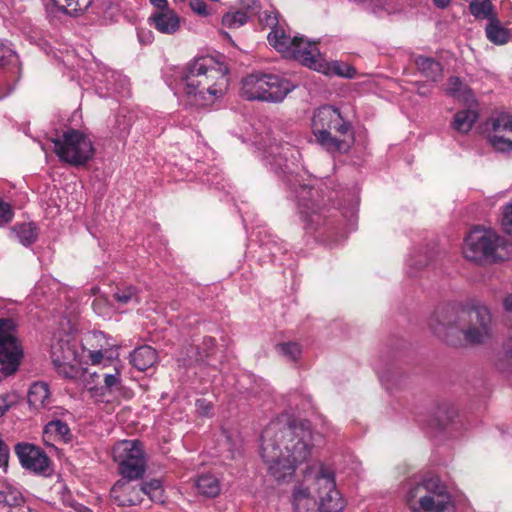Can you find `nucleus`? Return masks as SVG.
Returning <instances> with one entry per match:
<instances>
[{
  "label": "nucleus",
  "instance_id": "nucleus-20",
  "mask_svg": "<svg viewBox=\"0 0 512 512\" xmlns=\"http://www.w3.org/2000/svg\"><path fill=\"white\" fill-rule=\"evenodd\" d=\"M414 63L419 72L427 79L436 82L442 78L443 68L433 58L419 55L415 57Z\"/></svg>",
  "mask_w": 512,
  "mask_h": 512
},
{
  "label": "nucleus",
  "instance_id": "nucleus-31",
  "mask_svg": "<svg viewBox=\"0 0 512 512\" xmlns=\"http://www.w3.org/2000/svg\"><path fill=\"white\" fill-rule=\"evenodd\" d=\"M276 351L288 361H297L301 355V347L296 342H282L275 346Z\"/></svg>",
  "mask_w": 512,
  "mask_h": 512
},
{
  "label": "nucleus",
  "instance_id": "nucleus-39",
  "mask_svg": "<svg viewBox=\"0 0 512 512\" xmlns=\"http://www.w3.org/2000/svg\"><path fill=\"white\" fill-rule=\"evenodd\" d=\"M261 4L259 0H241L240 1V9L244 11L248 18L251 16L257 15L260 13Z\"/></svg>",
  "mask_w": 512,
  "mask_h": 512
},
{
  "label": "nucleus",
  "instance_id": "nucleus-5",
  "mask_svg": "<svg viewBox=\"0 0 512 512\" xmlns=\"http://www.w3.org/2000/svg\"><path fill=\"white\" fill-rule=\"evenodd\" d=\"M294 512H340L344 502L336 489L334 473L321 467L310 487L295 486L292 494Z\"/></svg>",
  "mask_w": 512,
  "mask_h": 512
},
{
  "label": "nucleus",
  "instance_id": "nucleus-16",
  "mask_svg": "<svg viewBox=\"0 0 512 512\" xmlns=\"http://www.w3.org/2000/svg\"><path fill=\"white\" fill-rule=\"evenodd\" d=\"M149 21L163 34H174L180 28V19L173 10L156 11L150 16Z\"/></svg>",
  "mask_w": 512,
  "mask_h": 512
},
{
  "label": "nucleus",
  "instance_id": "nucleus-43",
  "mask_svg": "<svg viewBox=\"0 0 512 512\" xmlns=\"http://www.w3.org/2000/svg\"><path fill=\"white\" fill-rule=\"evenodd\" d=\"M502 226L504 231L512 236V204L506 205L503 210Z\"/></svg>",
  "mask_w": 512,
  "mask_h": 512
},
{
  "label": "nucleus",
  "instance_id": "nucleus-30",
  "mask_svg": "<svg viewBox=\"0 0 512 512\" xmlns=\"http://www.w3.org/2000/svg\"><path fill=\"white\" fill-rule=\"evenodd\" d=\"M140 491L153 502H162L163 488L159 479H152L141 485Z\"/></svg>",
  "mask_w": 512,
  "mask_h": 512
},
{
  "label": "nucleus",
  "instance_id": "nucleus-24",
  "mask_svg": "<svg viewBox=\"0 0 512 512\" xmlns=\"http://www.w3.org/2000/svg\"><path fill=\"white\" fill-rule=\"evenodd\" d=\"M76 358V351L68 341L59 340L52 344L51 360L53 364H59L64 361H76Z\"/></svg>",
  "mask_w": 512,
  "mask_h": 512
},
{
  "label": "nucleus",
  "instance_id": "nucleus-13",
  "mask_svg": "<svg viewBox=\"0 0 512 512\" xmlns=\"http://www.w3.org/2000/svg\"><path fill=\"white\" fill-rule=\"evenodd\" d=\"M22 356L15 321L11 318H0V371L5 375L15 373Z\"/></svg>",
  "mask_w": 512,
  "mask_h": 512
},
{
  "label": "nucleus",
  "instance_id": "nucleus-46",
  "mask_svg": "<svg viewBox=\"0 0 512 512\" xmlns=\"http://www.w3.org/2000/svg\"><path fill=\"white\" fill-rule=\"evenodd\" d=\"M215 347V340L211 337H205L202 341L201 346H199L200 351L202 352V355L204 356V359L209 357Z\"/></svg>",
  "mask_w": 512,
  "mask_h": 512
},
{
  "label": "nucleus",
  "instance_id": "nucleus-27",
  "mask_svg": "<svg viewBox=\"0 0 512 512\" xmlns=\"http://www.w3.org/2000/svg\"><path fill=\"white\" fill-rule=\"evenodd\" d=\"M492 0H472L469 11L476 19H487L488 22L497 17Z\"/></svg>",
  "mask_w": 512,
  "mask_h": 512
},
{
  "label": "nucleus",
  "instance_id": "nucleus-23",
  "mask_svg": "<svg viewBox=\"0 0 512 512\" xmlns=\"http://www.w3.org/2000/svg\"><path fill=\"white\" fill-rule=\"evenodd\" d=\"M51 2L60 12L72 17L83 14L92 4V0H51Z\"/></svg>",
  "mask_w": 512,
  "mask_h": 512
},
{
  "label": "nucleus",
  "instance_id": "nucleus-37",
  "mask_svg": "<svg viewBox=\"0 0 512 512\" xmlns=\"http://www.w3.org/2000/svg\"><path fill=\"white\" fill-rule=\"evenodd\" d=\"M204 356L200 351L199 346L189 345L185 347V349L181 352V356L179 361L183 363L185 366L192 365L193 363L203 361Z\"/></svg>",
  "mask_w": 512,
  "mask_h": 512
},
{
  "label": "nucleus",
  "instance_id": "nucleus-45",
  "mask_svg": "<svg viewBox=\"0 0 512 512\" xmlns=\"http://www.w3.org/2000/svg\"><path fill=\"white\" fill-rule=\"evenodd\" d=\"M189 6L193 12L200 16H208L209 11L203 0H189Z\"/></svg>",
  "mask_w": 512,
  "mask_h": 512
},
{
  "label": "nucleus",
  "instance_id": "nucleus-35",
  "mask_svg": "<svg viewBox=\"0 0 512 512\" xmlns=\"http://www.w3.org/2000/svg\"><path fill=\"white\" fill-rule=\"evenodd\" d=\"M248 15L242 11L226 13L222 18V23L228 28H239L248 21Z\"/></svg>",
  "mask_w": 512,
  "mask_h": 512
},
{
  "label": "nucleus",
  "instance_id": "nucleus-38",
  "mask_svg": "<svg viewBox=\"0 0 512 512\" xmlns=\"http://www.w3.org/2000/svg\"><path fill=\"white\" fill-rule=\"evenodd\" d=\"M70 429L68 425L61 421V420H53L50 421L46 426L44 430L45 435H55L60 437L61 439H65L66 436L69 434Z\"/></svg>",
  "mask_w": 512,
  "mask_h": 512
},
{
  "label": "nucleus",
  "instance_id": "nucleus-44",
  "mask_svg": "<svg viewBox=\"0 0 512 512\" xmlns=\"http://www.w3.org/2000/svg\"><path fill=\"white\" fill-rule=\"evenodd\" d=\"M13 218V211L11 206L0 200V225L10 222Z\"/></svg>",
  "mask_w": 512,
  "mask_h": 512
},
{
  "label": "nucleus",
  "instance_id": "nucleus-28",
  "mask_svg": "<svg viewBox=\"0 0 512 512\" xmlns=\"http://www.w3.org/2000/svg\"><path fill=\"white\" fill-rule=\"evenodd\" d=\"M446 92L452 97L464 102H469L472 99L471 90L456 76L448 79Z\"/></svg>",
  "mask_w": 512,
  "mask_h": 512
},
{
  "label": "nucleus",
  "instance_id": "nucleus-19",
  "mask_svg": "<svg viewBox=\"0 0 512 512\" xmlns=\"http://www.w3.org/2000/svg\"><path fill=\"white\" fill-rule=\"evenodd\" d=\"M131 364L140 371H145L157 362V352L150 346L136 348L130 354Z\"/></svg>",
  "mask_w": 512,
  "mask_h": 512
},
{
  "label": "nucleus",
  "instance_id": "nucleus-33",
  "mask_svg": "<svg viewBox=\"0 0 512 512\" xmlns=\"http://www.w3.org/2000/svg\"><path fill=\"white\" fill-rule=\"evenodd\" d=\"M0 66H12L20 69L18 55L7 44L0 42Z\"/></svg>",
  "mask_w": 512,
  "mask_h": 512
},
{
  "label": "nucleus",
  "instance_id": "nucleus-6",
  "mask_svg": "<svg viewBox=\"0 0 512 512\" xmlns=\"http://www.w3.org/2000/svg\"><path fill=\"white\" fill-rule=\"evenodd\" d=\"M312 132L317 143L327 152L347 153L354 143V133L338 109L325 105L318 108L312 118Z\"/></svg>",
  "mask_w": 512,
  "mask_h": 512
},
{
  "label": "nucleus",
  "instance_id": "nucleus-57",
  "mask_svg": "<svg viewBox=\"0 0 512 512\" xmlns=\"http://www.w3.org/2000/svg\"><path fill=\"white\" fill-rule=\"evenodd\" d=\"M83 512H92V511L90 509H88V508H84Z\"/></svg>",
  "mask_w": 512,
  "mask_h": 512
},
{
  "label": "nucleus",
  "instance_id": "nucleus-60",
  "mask_svg": "<svg viewBox=\"0 0 512 512\" xmlns=\"http://www.w3.org/2000/svg\"><path fill=\"white\" fill-rule=\"evenodd\" d=\"M409 273H410V275L414 276L416 271L415 272L414 271H409Z\"/></svg>",
  "mask_w": 512,
  "mask_h": 512
},
{
  "label": "nucleus",
  "instance_id": "nucleus-42",
  "mask_svg": "<svg viewBox=\"0 0 512 512\" xmlns=\"http://www.w3.org/2000/svg\"><path fill=\"white\" fill-rule=\"evenodd\" d=\"M92 306L94 311L100 316H107L109 314L110 306L105 297L100 296L94 299Z\"/></svg>",
  "mask_w": 512,
  "mask_h": 512
},
{
  "label": "nucleus",
  "instance_id": "nucleus-4",
  "mask_svg": "<svg viewBox=\"0 0 512 512\" xmlns=\"http://www.w3.org/2000/svg\"><path fill=\"white\" fill-rule=\"evenodd\" d=\"M228 68L212 56L196 58L183 70V92L191 105L205 106L222 97L228 85Z\"/></svg>",
  "mask_w": 512,
  "mask_h": 512
},
{
  "label": "nucleus",
  "instance_id": "nucleus-15",
  "mask_svg": "<svg viewBox=\"0 0 512 512\" xmlns=\"http://www.w3.org/2000/svg\"><path fill=\"white\" fill-rule=\"evenodd\" d=\"M15 453L22 467L36 474L48 475L50 460L39 447L28 443H18L15 446Z\"/></svg>",
  "mask_w": 512,
  "mask_h": 512
},
{
  "label": "nucleus",
  "instance_id": "nucleus-49",
  "mask_svg": "<svg viewBox=\"0 0 512 512\" xmlns=\"http://www.w3.org/2000/svg\"><path fill=\"white\" fill-rule=\"evenodd\" d=\"M150 3L158 9V11L171 10L167 0H149Z\"/></svg>",
  "mask_w": 512,
  "mask_h": 512
},
{
  "label": "nucleus",
  "instance_id": "nucleus-26",
  "mask_svg": "<svg viewBox=\"0 0 512 512\" xmlns=\"http://www.w3.org/2000/svg\"><path fill=\"white\" fill-rule=\"evenodd\" d=\"M12 234L24 246L33 244L38 238L37 227L34 223L16 224L12 228Z\"/></svg>",
  "mask_w": 512,
  "mask_h": 512
},
{
  "label": "nucleus",
  "instance_id": "nucleus-22",
  "mask_svg": "<svg viewBox=\"0 0 512 512\" xmlns=\"http://www.w3.org/2000/svg\"><path fill=\"white\" fill-rule=\"evenodd\" d=\"M478 119V112L474 109L458 111L451 123L452 128L461 134L468 133Z\"/></svg>",
  "mask_w": 512,
  "mask_h": 512
},
{
  "label": "nucleus",
  "instance_id": "nucleus-18",
  "mask_svg": "<svg viewBox=\"0 0 512 512\" xmlns=\"http://www.w3.org/2000/svg\"><path fill=\"white\" fill-rule=\"evenodd\" d=\"M486 38L495 45H504L510 41L511 31L499 20L491 19L485 27Z\"/></svg>",
  "mask_w": 512,
  "mask_h": 512
},
{
  "label": "nucleus",
  "instance_id": "nucleus-2",
  "mask_svg": "<svg viewBox=\"0 0 512 512\" xmlns=\"http://www.w3.org/2000/svg\"><path fill=\"white\" fill-rule=\"evenodd\" d=\"M431 331L450 345H458L461 336L469 345H481L493 335L492 315L481 303L468 307L442 306L428 320Z\"/></svg>",
  "mask_w": 512,
  "mask_h": 512
},
{
  "label": "nucleus",
  "instance_id": "nucleus-34",
  "mask_svg": "<svg viewBox=\"0 0 512 512\" xmlns=\"http://www.w3.org/2000/svg\"><path fill=\"white\" fill-rule=\"evenodd\" d=\"M75 361H64L59 364H53L57 373L66 379H76L81 375V369L74 363Z\"/></svg>",
  "mask_w": 512,
  "mask_h": 512
},
{
  "label": "nucleus",
  "instance_id": "nucleus-25",
  "mask_svg": "<svg viewBox=\"0 0 512 512\" xmlns=\"http://www.w3.org/2000/svg\"><path fill=\"white\" fill-rule=\"evenodd\" d=\"M195 486L199 494L208 498H214L220 493V483L213 475L207 474L199 476Z\"/></svg>",
  "mask_w": 512,
  "mask_h": 512
},
{
  "label": "nucleus",
  "instance_id": "nucleus-8",
  "mask_svg": "<svg viewBox=\"0 0 512 512\" xmlns=\"http://www.w3.org/2000/svg\"><path fill=\"white\" fill-rule=\"evenodd\" d=\"M295 88L287 79L262 72H254L241 81L240 96L248 101L281 102Z\"/></svg>",
  "mask_w": 512,
  "mask_h": 512
},
{
  "label": "nucleus",
  "instance_id": "nucleus-3",
  "mask_svg": "<svg viewBox=\"0 0 512 512\" xmlns=\"http://www.w3.org/2000/svg\"><path fill=\"white\" fill-rule=\"evenodd\" d=\"M269 154L273 158L271 165L275 173L295 195L299 212L306 225L316 230L325 223V216L321 211L318 190L305 183L303 176L299 174V151L285 143L275 148L271 147Z\"/></svg>",
  "mask_w": 512,
  "mask_h": 512
},
{
  "label": "nucleus",
  "instance_id": "nucleus-58",
  "mask_svg": "<svg viewBox=\"0 0 512 512\" xmlns=\"http://www.w3.org/2000/svg\"><path fill=\"white\" fill-rule=\"evenodd\" d=\"M419 94L420 95H425L424 90H421V91L419 90Z\"/></svg>",
  "mask_w": 512,
  "mask_h": 512
},
{
  "label": "nucleus",
  "instance_id": "nucleus-7",
  "mask_svg": "<svg viewBox=\"0 0 512 512\" xmlns=\"http://www.w3.org/2000/svg\"><path fill=\"white\" fill-rule=\"evenodd\" d=\"M405 499L412 512H454L446 485L433 473L410 481Z\"/></svg>",
  "mask_w": 512,
  "mask_h": 512
},
{
  "label": "nucleus",
  "instance_id": "nucleus-10",
  "mask_svg": "<svg viewBox=\"0 0 512 512\" xmlns=\"http://www.w3.org/2000/svg\"><path fill=\"white\" fill-rule=\"evenodd\" d=\"M268 42L287 58H293L308 68L322 69L315 58L317 44L305 41L303 37L287 35L280 25L268 34Z\"/></svg>",
  "mask_w": 512,
  "mask_h": 512
},
{
  "label": "nucleus",
  "instance_id": "nucleus-12",
  "mask_svg": "<svg viewBox=\"0 0 512 512\" xmlns=\"http://www.w3.org/2000/svg\"><path fill=\"white\" fill-rule=\"evenodd\" d=\"M52 142L59 159L73 166L85 165L94 156L92 141L79 130L68 129Z\"/></svg>",
  "mask_w": 512,
  "mask_h": 512
},
{
  "label": "nucleus",
  "instance_id": "nucleus-50",
  "mask_svg": "<svg viewBox=\"0 0 512 512\" xmlns=\"http://www.w3.org/2000/svg\"><path fill=\"white\" fill-rule=\"evenodd\" d=\"M433 3L437 8L445 9L450 5L451 0H433Z\"/></svg>",
  "mask_w": 512,
  "mask_h": 512
},
{
  "label": "nucleus",
  "instance_id": "nucleus-14",
  "mask_svg": "<svg viewBox=\"0 0 512 512\" xmlns=\"http://www.w3.org/2000/svg\"><path fill=\"white\" fill-rule=\"evenodd\" d=\"M488 140L499 152H512V116L501 113L491 118Z\"/></svg>",
  "mask_w": 512,
  "mask_h": 512
},
{
  "label": "nucleus",
  "instance_id": "nucleus-36",
  "mask_svg": "<svg viewBox=\"0 0 512 512\" xmlns=\"http://www.w3.org/2000/svg\"><path fill=\"white\" fill-rule=\"evenodd\" d=\"M115 300L122 304L126 305L131 302L138 303L139 298L137 295V290L133 286H126L124 288H118L114 293Z\"/></svg>",
  "mask_w": 512,
  "mask_h": 512
},
{
  "label": "nucleus",
  "instance_id": "nucleus-51",
  "mask_svg": "<svg viewBox=\"0 0 512 512\" xmlns=\"http://www.w3.org/2000/svg\"><path fill=\"white\" fill-rule=\"evenodd\" d=\"M503 305L506 311L512 312V294L504 298Z\"/></svg>",
  "mask_w": 512,
  "mask_h": 512
},
{
  "label": "nucleus",
  "instance_id": "nucleus-59",
  "mask_svg": "<svg viewBox=\"0 0 512 512\" xmlns=\"http://www.w3.org/2000/svg\"><path fill=\"white\" fill-rule=\"evenodd\" d=\"M419 94L420 95H425L424 90H421V91L419 90Z\"/></svg>",
  "mask_w": 512,
  "mask_h": 512
},
{
  "label": "nucleus",
  "instance_id": "nucleus-47",
  "mask_svg": "<svg viewBox=\"0 0 512 512\" xmlns=\"http://www.w3.org/2000/svg\"><path fill=\"white\" fill-rule=\"evenodd\" d=\"M15 402V396L13 394L0 395V417L11 407Z\"/></svg>",
  "mask_w": 512,
  "mask_h": 512
},
{
  "label": "nucleus",
  "instance_id": "nucleus-52",
  "mask_svg": "<svg viewBox=\"0 0 512 512\" xmlns=\"http://www.w3.org/2000/svg\"><path fill=\"white\" fill-rule=\"evenodd\" d=\"M505 353L512 357V337H510L504 344Z\"/></svg>",
  "mask_w": 512,
  "mask_h": 512
},
{
  "label": "nucleus",
  "instance_id": "nucleus-55",
  "mask_svg": "<svg viewBox=\"0 0 512 512\" xmlns=\"http://www.w3.org/2000/svg\"><path fill=\"white\" fill-rule=\"evenodd\" d=\"M110 74H111V75H110V78H111V79H114V78L116 77V74H115L114 72H110Z\"/></svg>",
  "mask_w": 512,
  "mask_h": 512
},
{
  "label": "nucleus",
  "instance_id": "nucleus-41",
  "mask_svg": "<svg viewBox=\"0 0 512 512\" xmlns=\"http://www.w3.org/2000/svg\"><path fill=\"white\" fill-rule=\"evenodd\" d=\"M141 494H142V492L140 491V489H138V490L133 489L132 495H130V496H128L126 498H120L119 495H116L115 498L117 499L118 504L120 506H134V505H138L141 503V501H142Z\"/></svg>",
  "mask_w": 512,
  "mask_h": 512
},
{
  "label": "nucleus",
  "instance_id": "nucleus-29",
  "mask_svg": "<svg viewBox=\"0 0 512 512\" xmlns=\"http://www.w3.org/2000/svg\"><path fill=\"white\" fill-rule=\"evenodd\" d=\"M22 501L23 497L18 489L6 484L0 488V504L14 507L20 505Z\"/></svg>",
  "mask_w": 512,
  "mask_h": 512
},
{
  "label": "nucleus",
  "instance_id": "nucleus-11",
  "mask_svg": "<svg viewBox=\"0 0 512 512\" xmlns=\"http://www.w3.org/2000/svg\"><path fill=\"white\" fill-rule=\"evenodd\" d=\"M504 240L492 230L475 228L465 238L464 257L477 263H493L502 259L499 249Z\"/></svg>",
  "mask_w": 512,
  "mask_h": 512
},
{
  "label": "nucleus",
  "instance_id": "nucleus-54",
  "mask_svg": "<svg viewBox=\"0 0 512 512\" xmlns=\"http://www.w3.org/2000/svg\"><path fill=\"white\" fill-rule=\"evenodd\" d=\"M408 265L410 268H412L414 265H418V269L424 267L426 265V262H419V263H416V261H414V259L410 258L408 260Z\"/></svg>",
  "mask_w": 512,
  "mask_h": 512
},
{
  "label": "nucleus",
  "instance_id": "nucleus-17",
  "mask_svg": "<svg viewBox=\"0 0 512 512\" xmlns=\"http://www.w3.org/2000/svg\"><path fill=\"white\" fill-rule=\"evenodd\" d=\"M28 404L34 410H40L48 407L51 402L50 389L45 382L33 383L27 395Z\"/></svg>",
  "mask_w": 512,
  "mask_h": 512
},
{
  "label": "nucleus",
  "instance_id": "nucleus-48",
  "mask_svg": "<svg viewBox=\"0 0 512 512\" xmlns=\"http://www.w3.org/2000/svg\"><path fill=\"white\" fill-rule=\"evenodd\" d=\"M103 357H104V354H103L102 350L90 351V353H89V358L93 365L100 364Z\"/></svg>",
  "mask_w": 512,
  "mask_h": 512
},
{
  "label": "nucleus",
  "instance_id": "nucleus-21",
  "mask_svg": "<svg viewBox=\"0 0 512 512\" xmlns=\"http://www.w3.org/2000/svg\"><path fill=\"white\" fill-rule=\"evenodd\" d=\"M315 58L318 60V63L323 66L322 69L312 68L315 71L322 72L324 74H335L345 78H353L356 75V70L352 66L341 63L338 61H334L331 63H327L320 55L319 50L317 49V54Z\"/></svg>",
  "mask_w": 512,
  "mask_h": 512
},
{
  "label": "nucleus",
  "instance_id": "nucleus-9",
  "mask_svg": "<svg viewBox=\"0 0 512 512\" xmlns=\"http://www.w3.org/2000/svg\"><path fill=\"white\" fill-rule=\"evenodd\" d=\"M112 455L123 478L118 480L111 489L113 494H117L128 490L129 481L143 477L146 471V458L142 445L137 440H124L117 443L113 447Z\"/></svg>",
  "mask_w": 512,
  "mask_h": 512
},
{
  "label": "nucleus",
  "instance_id": "nucleus-53",
  "mask_svg": "<svg viewBox=\"0 0 512 512\" xmlns=\"http://www.w3.org/2000/svg\"><path fill=\"white\" fill-rule=\"evenodd\" d=\"M196 405L198 406L199 409L203 408L205 414H207L208 410L210 409L209 404L206 403L205 400H197Z\"/></svg>",
  "mask_w": 512,
  "mask_h": 512
},
{
  "label": "nucleus",
  "instance_id": "nucleus-32",
  "mask_svg": "<svg viewBox=\"0 0 512 512\" xmlns=\"http://www.w3.org/2000/svg\"><path fill=\"white\" fill-rule=\"evenodd\" d=\"M104 386L101 388H94L91 391L94 392V395H97V392H100V395H104L105 391L111 392L113 389L118 388L121 383V373L118 368H114L113 373H104Z\"/></svg>",
  "mask_w": 512,
  "mask_h": 512
},
{
  "label": "nucleus",
  "instance_id": "nucleus-1",
  "mask_svg": "<svg viewBox=\"0 0 512 512\" xmlns=\"http://www.w3.org/2000/svg\"><path fill=\"white\" fill-rule=\"evenodd\" d=\"M314 445L310 425L306 421L276 419L261 435V457L268 472L277 481L291 477L298 464L305 462Z\"/></svg>",
  "mask_w": 512,
  "mask_h": 512
},
{
  "label": "nucleus",
  "instance_id": "nucleus-56",
  "mask_svg": "<svg viewBox=\"0 0 512 512\" xmlns=\"http://www.w3.org/2000/svg\"><path fill=\"white\" fill-rule=\"evenodd\" d=\"M6 95H7V93L0 94V99H2Z\"/></svg>",
  "mask_w": 512,
  "mask_h": 512
},
{
  "label": "nucleus",
  "instance_id": "nucleus-40",
  "mask_svg": "<svg viewBox=\"0 0 512 512\" xmlns=\"http://www.w3.org/2000/svg\"><path fill=\"white\" fill-rule=\"evenodd\" d=\"M259 21L262 25L271 28V30L280 26L278 14L274 11H265L259 14Z\"/></svg>",
  "mask_w": 512,
  "mask_h": 512
}]
</instances>
